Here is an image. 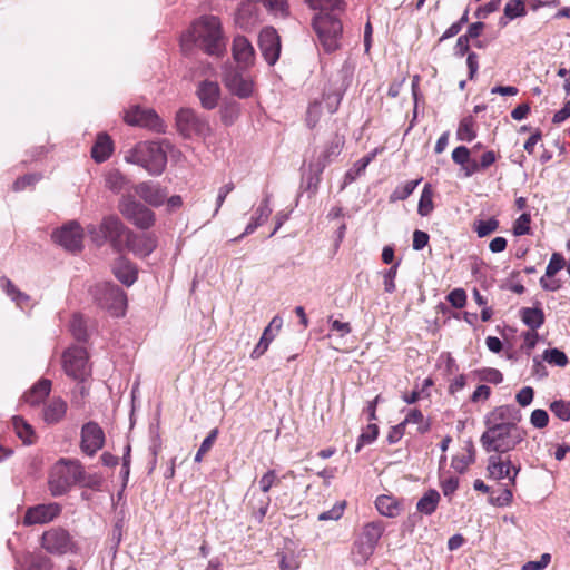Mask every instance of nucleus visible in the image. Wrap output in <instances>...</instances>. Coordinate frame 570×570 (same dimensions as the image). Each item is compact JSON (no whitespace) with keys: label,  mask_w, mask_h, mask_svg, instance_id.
<instances>
[{"label":"nucleus","mask_w":570,"mask_h":570,"mask_svg":"<svg viewBox=\"0 0 570 570\" xmlns=\"http://www.w3.org/2000/svg\"><path fill=\"white\" fill-rule=\"evenodd\" d=\"M420 181H421V179L410 180V181H406L403 186L396 187L394 189V191L391 194L390 200L397 202V200L406 199L410 195H412V193L414 191L416 186L420 184Z\"/></svg>","instance_id":"nucleus-40"},{"label":"nucleus","mask_w":570,"mask_h":570,"mask_svg":"<svg viewBox=\"0 0 570 570\" xmlns=\"http://www.w3.org/2000/svg\"><path fill=\"white\" fill-rule=\"evenodd\" d=\"M85 471L78 461L61 459L51 469L49 490L53 497L67 493L71 487L83 481Z\"/></svg>","instance_id":"nucleus-4"},{"label":"nucleus","mask_w":570,"mask_h":570,"mask_svg":"<svg viewBox=\"0 0 570 570\" xmlns=\"http://www.w3.org/2000/svg\"><path fill=\"white\" fill-rule=\"evenodd\" d=\"M122 216L137 228L149 229L155 224V214L134 196H124L118 205Z\"/></svg>","instance_id":"nucleus-9"},{"label":"nucleus","mask_w":570,"mask_h":570,"mask_svg":"<svg viewBox=\"0 0 570 570\" xmlns=\"http://www.w3.org/2000/svg\"><path fill=\"white\" fill-rule=\"evenodd\" d=\"M475 136L472 118L462 119L456 131L458 139L470 142L475 138Z\"/></svg>","instance_id":"nucleus-46"},{"label":"nucleus","mask_w":570,"mask_h":570,"mask_svg":"<svg viewBox=\"0 0 570 570\" xmlns=\"http://www.w3.org/2000/svg\"><path fill=\"white\" fill-rule=\"evenodd\" d=\"M233 57L234 59L244 66L253 65L255 60V51L252 43L244 36H237L233 41Z\"/></svg>","instance_id":"nucleus-25"},{"label":"nucleus","mask_w":570,"mask_h":570,"mask_svg":"<svg viewBox=\"0 0 570 570\" xmlns=\"http://www.w3.org/2000/svg\"><path fill=\"white\" fill-rule=\"evenodd\" d=\"M67 412V403L60 397H53L43 409V420L48 424L60 422Z\"/></svg>","instance_id":"nucleus-27"},{"label":"nucleus","mask_w":570,"mask_h":570,"mask_svg":"<svg viewBox=\"0 0 570 570\" xmlns=\"http://www.w3.org/2000/svg\"><path fill=\"white\" fill-rule=\"evenodd\" d=\"M129 230L130 229L127 228L116 215L106 216L99 227L94 225L88 227V232L97 245L101 246L106 242H109L117 252L124 249L125 238Z\"/></svg>","instance_id":"nucleus-5"},{"label":"nucleus","mask_w":570,"mask_h":570,"mask_svg":"<svg viewBox=\"0 0 570 570\" xmlns=\"http://www.w3.org/2000/svg\"><path fill=\"white\" fill-rule=\"evenodd\" d=\"M469 159L470 149L466 148L465 146H459L454 148V150L452 151V160L460 166H464V164L468 163Z\"/></svg>","instance_id":"nucleus-62"},{"label":"nucleus","mask_w":570,"mask_h":570,"mask_svg":"<svg viewBox=\"0 0 570 570\" xmlns=\"http://www.w3.org/2000/svg\"><path fill=\"white\" fill-rule=\"evenodd\" d=\"M551 412L560 420H570V402L563 400L553 401L550 404Z\"/></svg>","instance_id":"nucleus-49"},{"label":"nucleus","mask_w":570,"mask_h":570,"mask_svg":"<svg viewBox=\"0 0 570 570\" xmlns=\"http://www.w3.org/2000/svg\"><path fill=\"white\" fill-rule=\"evenodd\" d=\"M61 510V505L57 502L29 507L24 512L22 524L24 527L47 524L58 518Z\"/></svg>","instance_id":"nucleus-13"},{"label":"nucleus","mask_w":570,"mask_h":570,"mask_svg":"<svg viewBox=\"0 0 570 570\" xmlns=\"http://www.w3.org/2000/svg\"><path fill=\"white\" fill-rule=\"evenodd\" d=\"M384 530H385V527L382 521L368 522L363 527L360 538H362L365 541L371 542L372 544H374L376 547Z\"/></svg>","instance_id":"nucleus-34"},{"label":"nucleus","mask_w":570,"mask_h":570,"mask_svg":"<svg viewBox=\"0 0 570 570\" xmlns=\"http://www.w3.org/2000/svg\"><path fill=\"white\" fill-rule=\"evenodd\" d=\"M433 193L431 190L430 185H426L421 194L419 206H417V213L421 216H429L433 210Z\"/></svg>","instance_id":"nucleus-38"},{"label":"nucleus","mask_w":570,"mask_h":570,"mask_svg":"<svg viewBox=\"0 0 570 570\" xmlns=\"http://www.w3.org/2000/svg\"><path fill=\"white\" fill-rule=\"evenodd\" d=\"M542 357L549 364H553L560 367H564L569 363L568 356L564 354V352L558 348L546 350Z\"/></svg>","instance_id":"nucleus-45"},{"label":"nucleus","mask_w":570,"mask_h":570,"mask_svg":"<svg viewBox=\"0 0 570 570\" xmlns=\"http://www.w3.org/2000/svg\"><path fill=\"white\" fill-rule=\"evenodd\" d=\"M313 27L326 52H333L338 49L343 26L334 12L315 14Z\"/></svg>","instance_id":"nucleus-7"},{"label":"nucleus","mask_w":570,"mask_h":570,"mask_svg":"<svg viewBox=\"0 0 570 570\" xmlns=\"http://www.w3.org/2000/svg\"><path fill=\"white\" fill-rule=\"evenodd\" d=\"M551 556L549 553L541 554L538 561H528L523 564L522 570H542L550 563Z\"/></svg>","instance_id":"nucleus-61"},{"label":"nucleus","mask_w":570,"mask_h":570,"mask_svg":"<svg viewBox=\"0 0 570 570\" xmlns=\"http://www.w3.org/2000/svg\"><path fill=\"white\" fill-rule=\"evenodd\" d=\"M265 8L275 16L286 17L288 4L286 0H262Z\"/></svg>","instance_id":"nucleus-50"},{"label":"nucleus","mask_w":570,"mask_h":570,"mask_svg":"<svg viewBox=\"0 0 570 570\" xmlns=\"http://www.w3.org/2000/svg\"><path fill=\"white\" fill-rule=\"evenodd\" d=\"M564 258L559 253H553L546 268V277H553L564 266Z\"/></svg>","instance_id":"nucleus-53"},{"label":"nucleus","mask_w":570,"mask_h":570,"mask_svg":"<svg viewBox=\"0 0 570 570\" xmlns=\"http://www.w3.org/2000/svg\"><path fill=\"white\" fill-rule=\"evenodd\" d=\"M521 318L531 331H537L544 323V314L541 308L524 307L521 309Z\"/></svg>","instance_id":"nucleus-33"},{"label":"nucleus","mask_w":570,"mask_h":570,"mask_svg":"<svg viewBox=\"0 0 570 570\" xmlns=\"http://www.w3.org/2000/svg\"><path fill=\"white\" fill-rule=\"evenodd\" d=\"M345 502H337L332 509L322 512L318 515L320 521L338 520L344 511Z\"/></svg>","instance_id":"nucleus-56"},{"label":"nucleus","mask_w":570,"mask_h":570,"mask_svg":"<svg viewBox=\"0 0 570 570\" xmlns=\"http://www.w3.org/2000/svg\"><path fill=\"white\" fill-rule=\"evenodd\" d=\"M512 491L508 488H504L498 497L490 498V503L498 507H505L512 502Z\"/></svg>","instance_id":"nucleus-59"},{"label":"nucleus","mask_w":570,"mask_h":570,"mask_svg":"<svg viewBox=\"0 0 570 570\" xmlns=\"http://www.w3.org/2000/svg\"><path fill=\"white\" fill-rule=\"evenodd\" d=\"M322 114V105L318 101H314L308 106L306 112V124L309 128H314L320 121Z\"/></svg>","instance_id":"nucleus-54"},{"label":"nucleus","mask_w":570,"mask_h":570,"mask_svg":"<svg viewBox=\"0 0 570 570\" xmlns=\"http://www.w3.org/2000/svg\"><path fill=\"white\" fill-rule=\"evenodd\" d=\"M474 232L478 234L480 238L490 235L499 228V220L494 217L487 220H476L474 223Z\"/></svg>","instance_id":"nucleus-44"},{"label":"nucleus","mask_w":570,"mask_h":570,"mask_svg":"<svg viewBox=\"0 0 570 570\" xmlns=\"http://www.w3.org/2000/svg\"><path fill=\"white\" fill-rule=\"evenodd\" d=\"M377 511L387 518H395L401 512V503L392 495H380L375 500Z\"/></svg>","instance_id":"nucleus-29"},{"label":"nucleus","mask_w":570,"mask_h":570,"mask_svg":"<svg viewBox=\"0 0 570 570\" xmlns=\"http://www.w3.org/2000/svg\"><path fill=\"white\" fill-rule=\"evenodd\" d=\"M281 482L275 470H268L258 481L259 489L263 493H267L273 485Z\"/></svg>","instance_id":"nucleus-52"},{"label":"nucleus","mask_w":570,"mask_h":570,"mask_svg":"<svg viewBox=\"0 0 570 570\" xmlns=\"http://www.w3.org/2000/svg\"><path fill=\"white\" fill-rule=\"evenodd\" d=\"M112 151V142L106 134H100L91 149V156L97 163L109 158Z\"/></svg>","instance_id":"nucleus-31"},{"label":"nucleus","mask_w":570,"mask_h":570,"mask_svg":"<svg viewBox=\"0 0 570 570\" xmlns=\"http://www.w3.org/2000/svg\"><path fill=\"white\" fill-rule=\"evenodd\" d=\"M272 208L269 206V196L267 195L259 206L256 208L250 222L246 226L243 234L233 239V242H239L243 237L253 234L259 226H262L271 216Z\"/></svg>","instance_id":"nucleus-24"},{"label":"nucleus","mask_w":570,"mask_h":570,"mask_svg":"<svg viewBox=\"0 0 570 570\" xmlns=\"http://www.w3.org/2000/svg\"><path fill=\"white\" fill-rule=\"evenodd\" d=\"M169 146V142L165 140L139 142L126 154L125 160L142 167L150 175L158 176L167 165V153L164 147L168 148Z\"/></svg>","instance_id":"nucleus-3"},{"label":"nucleus","mask_w":570,"mask_h":570,"mask_svg":"<svg viewBox=\"0 0 570 570\" xmlns=\"http://www.w3.org/2000/svg\"><path fill=\"white\" fill-rule=\"evenodd\" d=\"M397 273V264L390 267V269L384 274V289L386 293H393L395 291L394 279Z\"/></svg>","instance_id":"nucleus-63"},{"label":"nucleus","mask_w":570,"mask_h":570,"mask_svg":"<svg viewBox=\"0 0 570 570\" xmlns=\"http://www.w3.org/2000/svg\"><path fill=\"white\" fill-rule=\"evenodd\" d=\"M440 501V494L436 490H429L425 494L417 501L416 509L419 512L431 515L438 507Z\"/></svg>","instance_id":"nucleus-35"},{"label":"nucleus","mask_w":570,"mask_h":570,"mask_svg":"<svg viewBox=\"0 0 570 570\" xmlns=\"http://www.w3.org/2000/svg\"><path fill=\"white\" fill-rule=\"evenodd\" d=\"M534 396V391L530 386L522 387L515 395V400L520 406H528L531 404Z\"/></svg>","instance_id":"nucleus-60"},{"label":"nucleus","mask_w":570,"mask_h":570,"mask_svg":"<svg viewBox=\"0 0 570 570\" xmlns=\"http://www.w3.org/2000/svg\"><path fill=\"white\" fill-rule=\"evenodd\" d=\"M311 9L317 10L318 13H333L336 10H343L341 0H305Z\"/></svg>","instance_id":"nucleus-37"},{"label":"nucleus","mask_w":570,"mask_h":570,"mask_svg":"<svg viewBox=\"0 0 570 570\" xmlns=\"http://www.w3.org/2000/svg\"><path fill=\"white\" fill-rule=\"evenodd\" d=\"M176 126L184 138L194 136L206 138L212 132L208 120L190 108H181L177 111Z\"/></svg>","instance_id":"nucleus-8"},{"label":"nucleus","mask_w":570,"mask_h":570,"mask_svg":"<svg viewBox=\"0 0 570 570\" xmlns=\"http://www.w3.org/2000/svg\"><path fill=\"white\" fill-rule=\"evenodd\" d=\"M42 548L52 554H66L73 549V541L69 532L62 528H52L45 531L41 537Z\"/></svg>","instance_id":"nucleus-12"},{"label":"nucleus","mask_w":570,"mask_h":570,"mask_svg":"<svg viewBox=\"0 0 570 570\" xmlns=\"http://www.w3.org/2000/svg\"><path fill=\"white\" fill-rule=\"evenodd\" d=\"M525 13L527 10L522 0H510L504 7V16L510 20L523 17Z\"/></svg>","instance_id":"nucleus-47"},{"label":"nucleus","mask_w":570,"mask_h":570,"mask_svg":"<svg viewBox=\"0 0 570 570\" xmlns=\"http://www.w3.org/2000/svg\"><path fill=\"white\" fill-rule=\"evenodd\" d=\"M157 246V238L153 234H135L129 230L125 238L124 248L132 252L136 256L146 257L150 255Z\"/></svg>","instance_id":"nucleus-19"},{"label":"nucleus","mask_w":570,"mask_h":570,"mask_svg":"<svg viewBox=\"0 0 570 570\" xmlns=\"http://www.w3.org/2000/svg\"><path fill=\"white\" fill-rule=\"evenodd\" d=\"M55 242L70 252L82 248L83 232L81 226L72 220L57 229L52 235Z\"/></svg>","instance_id":"nucleus-14"},{"label":"nucleus","mask_w":570,"mask_h":570,"mask_svg":"<svg viewBox=\"0 0 570 570\" xmlns=\"http://www.w3.org/2000/svg\"><path fill=\"white\" fill-rule=\"evenodd\" d=\"M95 303L110 315L119 317L125 315L127 298L124 291L111 283H100L90 289Z\"/></svg>","instance_id":"nucleus-6"},{"label":"nucleus","mask_w":570,"mask_h":570,"mask_svg":"<svg viewBox=\"0 0 570 570\" xmlns=\"http://www.w3.org/2000/svg\"><path fill=\"white\" fill-rule=\"evenodd\" d=\"M124 119L130 126L147 128L158 134L166 130L165 124L153 109L134 106L125 112Z\"/></svg>","instance_id":"nucleus-11"},{"label":"nucleus","mask_w":570,"mask_h":570,"mask_svg":"<svg viewBox=\"0 0 570 570\" xmlns=\"http://www.w3.org/2000/svg\"><path fill=\"white\" fill-rule=\"evenodd\" d=\"M530 214L523 213L513 224V234L522 236L530 233Z\"/></svg>","instance_id":"nucleus-55"},{"label":"nucleus","mask_w":570,"mask_h":570,"mask_svg":"<svg viewBox=\"0 0 570 570\" xmlns=\"http://www.w3.org/2000/svg\"><path fill=\"white\" fill-rule=\"evenodd\" d=\"M375 546L368 541L357 538L352 548V560L355 564H364L374 553Z\"/></svg>","instance_id":"nucleus-30"},{"label":"nucleus","mask_w":570,"mask_h":570,"mask_svg":"<svg viewBox=\"0 0 570 570\" xmlns=\"http://www.w3.org/2000/svg\"><path fill=\"white\" fill-rule=\"evenodd\" d=\"M429 239H430V236L428 233L416 229L413 233V243H412L413 249L414 250L423 249L428 245Z\"/></svg>","instance_id":"nucleus-64"},{"label":"nucleus","mask_w":570,"mask_h":570,"mask_svg":"<svg viewBox=\"0 0 570 570\" xmlns=\"http://www.w3.org/2000/svg\"><path fill=\"white\" fill-rule=\"evenodd\" d=\"M372 161V156H365L357 160L353 168L346 171L344 176V184H350L354 181L368 166V164Z\"/></svg>","instance_id":"nucleus-39"},{"label":"nucleus","mask_w":570,"mask_h":570,"mask_svg":"<svg viewBox=\"0 0 570 570\" xmlns=\"http://www.w3.org/2000/svg\"><path fill=\"white\" fill-rule=\"evenodd\" d=\"M258 46L263 57L269 66L279 58L281 38L273 27H265L258 36Z\"/></svg>","instance_id":"nucleus-16"},{"label":"nucleus","mask_w":570,"mask_h":570,"mask_svg":"<svg viewBox=\"0 0 570 570\" xmlns=\"http://www.w3.org/2000/svg\"><path fill=\"white\" fill-rule=\"evenodd\" d=\"M489 476L495 480L509 479L512 485L515 484V478L520 472V466L513 465L509 458L492 454L488 459L487 466Z\"/></svg>","instance_id":"nucleus-15"},{"label":"nucleus","mask_w":570,"mask_h":570,"mask_svg":"<svg viewBox=\"0 0 570 570\" xmlns=\"http://www.w3.org/2000/svg\"><path fill=\"white\" fill-rule=\"evenodd\" d=\"M525 438V431L514 422L511 424H497L487 426L480 438L482 448L488 452L502 455L517 448Z\"/></svg>","instance_id":"nucleus-2"},{"label":"nucleus","mask_w":570,"mask_h":570,"mask_svg":"<svg viewBox=\"0 0 570 570\" xmlns=\"http://www.w3.org/2000/svg\"><path fill=\"white\" fill-rule=\"evenodd\" d=\"M379 435V426L374 423L368 424L366 430L360 435L355 452H360L364 444H370L376 440Z\"/></svg>","instance_id":"nucleus-48"},{"label":"nucleus","mask_w":570,"mask_h":570,"mask_svg":"<svg viewBox=\"0 0 570 570\" xmlns=\"http://www.w3.org/2000/svg\"><path fill=\"white\" fill-rule=\"evenodd\" d=\"M193 45L209 56H223L226 51V40L220 20L215 16H205L195 21L181 39L184 50H188Z\"/></svg>","instance_id":"nucleus-1"},{"label":"nucleus","mask_w":570,"mask_h":570,"mask_svg":"<svg viewBox=\"0 0 570 570\" xmlns=\"http://www.w3.org/2000/svg\"><path fill=\"white\" fill-rule=\"evenodd\" d=\"M521 420V414L519 410H517L513 405H502L495 407L491 413H489L485 417V425H495L497 424H514Z\"/></svg>","instance_id":"nucleus-23"},{"label":"nucleus","mask_w":570,"mask_h":570,"mask_svg":"<svg viewBox=\"0 0 570 570\" xmlns=\"http://www.w3.org/2000/svg\"><path fill=\"white\" fill-rule=\"evenodd\" d=\"M218 435V430L214 429L209 432V434L202 442L196 455L195 461L200 462L203 460L204 454H206L213 446L216 438Z\"/></svg>","instance_id":"nucleus-51"},{"label":"nucleus","mask_w":570,"mask_h":570,"mask_svg":"<svg viewBox=\"0 0 570 570\" xmlns=\"http://www.w3.org/2000/svg\"><path fill=\"white\" fill-rule=\"evenodd\" d=\"M51 381L39 380L29 391L23 394V401L30 405H39L50 393Z\"/></svg>","instance_id":"nucleus-26"},{"label":"nucleus","mask_w":570,"mask_h":570,"mask_svg":"<svg viewBox=\"0 0 570 570\" xmlns=\"http://www.w3.org/2000/svg\"><path fill=\"white\" fill-rule=\"evenodd\" d=\"M223 82L233 95L239 98H247L253 92V82L234 67L225 69Z\"/></svg>","instance_id":"nucleus-17"},{"label":"nucleus","mask_w":570,"mask_h":570,"mask_svg":"<svg viewBox=\"0 0 570 570\" xmlns=\"http://www.w3.org/2000/svg\"><path fill=\"white\" fill-rule=\"evenodd\" d=\"M105 444V433L96 422H88L81 429V450L92 456Z\"/></svg>","instance_id":"nucleus-18"},{"label":"nucleus","mask_w":570,"mask_h":570,"mask_svg":"<svg viewBox=\"0 0 570 570\" xmlns=\"http://www.w3.org/2000/svg\"><path fill=\"white\" fill-rule=\"evenodd\" d=\"M344 142V136L334 134L332 138L325 144L324 149L321 151L315 161L316 183L321 180V175L324 168L341 154Z\"/></svg>","instance_id":"nucleus-20"},{"label":"nucleus","mask_w":570,"mask_h":570,"mask_svg":"<svg viewBox=\"0 0 570 570\" xmlns=\"http://www.w3.org/2000/svg\"><path fill=\"white\" fill-rule=\"evenodd\" d=\"M135 191L142 200L154 207L161 206L167 197L166 189L151 181H144L138 184L135 187Z\"/></svg>","instance_id":"nucleus-22"},{"label":"nucleus","mask_w":570,"mask_h":570,"mask_svg":"<svg viewBox=\"0 0 570 570\" xmlns=\"http://www.w3.org/2000/svg\"><path fill=\"white\" fill-rule=\"evenodd\" d=\"M62 363L66 374L75 380L85 381L90 374L88 354L83 347L68 348L62 355Z\"/></svg>","instance_id":"nucleus-10"},{"label":"nucleus","mask_w":570,"mask_h":570,"mask_svg":"<svg viewBox=\"0 0 570 570\" xmlns=\"http://www.w3.org/2000/svg\"><path fill=\"white\" fill-rule=\"evenodd\" d=\"M127 184L126 177L118 169H112L106 174L105 186L115 194L122 191Z\"/></svg>","instance_id":"nucleus-36"},{"label":"nucleus","mask_w":570,"mask_h":570,"mask_svg":"<svg viewBox=\"0 0 570 570\" xmlns=\"http://www.w3.org/2000/svg\"><path fill=\"white\" fill-rule=\"evenodd\" d=\"M448 301L455 308H462L466 303V293L462 288H455L448 295Z\"/></svg>","instance_id":"nucleus-57"},{"label":"nucleus","mask_w":570,"mask_h":570,"mask_svg":"<svg viewBox=\"0 0 570 570\" xmlns=\"http://www.w3.org/2000/svg\"><path fill=\"white\" fill-rule=\"evenodd\" d=\"M530 422L534 428L543 429L549 423V415L547 411L537 409L531 413Z\"/></svg>","instance_id":"nucleus-58"},{"label":"nucleus","mask_w":570,"mask_h":570,"mask_svg":"<svg viewBox=\"0 0 570 570\" xmlns=\"http://www.w3.org/2000/svg\"><path fill=\"white\" fill-rule=\"evenodd\" d=\"M404 425L406 424H417L416 432L424 433L429 430V423L424 422V416L420 410L413 409L411 410L404 421L402 422Z\"/></svg>","instance_id":"nucleus-42"},{"label":"nucleus","mask_w":570,"mask_h":570,"mask_svg":"<svg viewBox=\"0 0 570 570\" xmlns=\"http://www.w3.org/2000/svg\"><path fill=\"white\" fill-rule=\"evenodd\" d=\"M276 333H271V328H265L259 342L250 353L252 358L261 357L268 348L271 342L275 338Z\"/></svg>","instance_id":"nucleus-43"},{"label":"nucleus","mask_w":570,"mask_h":570,"mask_svg":"<svg viewBox=\"0 0 570 570\" xmlns=\"http://www.w3.org/2000/svg\"><path fill=\"white\" fill-rule=\"evenodd\" d=\"M115 276L125 285L130 286L137 279V269L128 261L119 258L114 266Z\"/></svg>","instance_id":"nucleus-28"},{"label":"nucleus","mask_w":570,"mask_h":570,"mask_svg":"<svg viewBox=\"0 0 570 570\" xmlns=\"http://www.w3.org/2000/svg\"><path fill=\"white\" fill-rule=\"evenodd\" d=\"M13 430L17 436L24 444H33L36 442V433L33 428L21 416H14L12 419Z\"/></svg>","instance_id":"nucleus-32"},{"label":"nucleus","mask_w":570,"mask_h":570,"mask_svg":"<svg viewBox=\"0 0 570 570\" xmlns=\"http://www.w3.org/2000/svg\"><path fill=\"white\" fill-rule=\"evenodd\" d=\"M70 331L77 341H86L88 331L86 321L81 315H73L70 322Z\"/></svg>","instance_id":"nucleus-41"},{"label":"nucleus","mask_w":570,"mask_h":570,"mask_svg":"<svg viewBox=\"0 0 570 570\" xmlns=\"http://www.w3.org/2000/svg\"><path fill=\"white\" fill-rule=\"evenodd\" d=\"M196 95L200 100L203 108L207 110L214 109L220 98V88L217 81L203 80L198 83Z\"/></svg>","instance_id":"nucleus-21"}]
</instances>
